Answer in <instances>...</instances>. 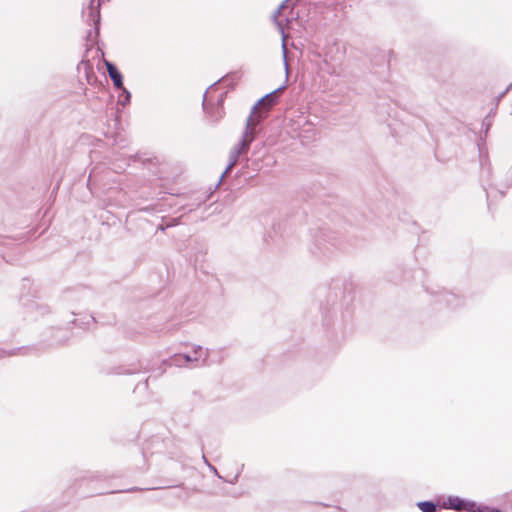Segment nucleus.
Segmentation results:
<instances>
[{"mask_svg": "<svg viewBox=\"0 0 512 512\" xmlns=\"http://www.w3.org/2000/svg\"><path fill=\"white\" fill-rule=\"evenodd\" d=\"M201 346H198L197 349L194 351V353H198V351H201Z\"/></svg>", "mask_w": 512, "mask_h": 512, "instance_id": "40", "label": "nucleus"}, {"mask_svg": "<svg viewBox=\"0 0 512 512\" xmlns=\"http://www.w3.org/2000/svg\"><path fill=\"white\" fill-rule=\"evenodd\" d=\"M423 276H424V270H422V269H417L415 271L404 270L402 281L408 282V281H411V280H416V279L421 278Z\"/></svg>", "mask_w": 512, "mask_h": 512, "instance_id": "26", "label": "nucleus"}, {"mask_svg": "<svg viewBox=\"0 0 512 512\" xmlns=\"http://www.w3.org/2000/svg\"><path fill=\"white\" fill-rule=\"evenodd\" d=\"M36 299L28 300L26 297L21 298V306L34 319L48 315L51 312L49 305L38 302Z\"/></svg>", "mask_w": 512, "mask_h": 512, "instance_id": "12", "label": "nucleus"}, {"mask_svg": "<svg viewBox=\"0 0 512 512\" xmlns=\"http://www.w3.org/2000/svg\"><path fill=\"white\" fill-rule=\"evenodd\" d=\"M208 468L217 478L223 480L224 482H227V483H230V484H235L238 481V479H239V477H240V475H241V473L243 471L244 464H242L240 466V468L237 470V472L235 473V475L231 479H225L224 477H222L219 474L217 468L214 465L210 464V463H208Z\"/></svg>", "mask_w": 512, "mask_h": 512, "instance_id": "22", "label": "nucleus"}, {"mask_svg": "<svg viewBox=\"0 0 512 512\" xmlns=\"http://www.w3.org/2000/svg\"><path fill=\"white\" fill-rule=\"evenodd\" d=\"M237 73H229L211 84L203 95L202 108L209 121L217 124L225 115L224 102L234 89Z\"/></svg>", "mask_w": 512, "mask_h": 512, "instance_id": "4", "label": "nucleus"}, {"mask_svg": "<svg viewBox=\"0 0 512 512\" xmlns=\"http://www.w3.org/2000/svg\"><path fill=\"white\" fill-rule=\"evenodd\" d=\"M138 159H139V155L135 154V155H128V156L124 157L123 159H121V161L125 162L126 166H129L131 162H136Z\"/></svg>", "mask_w": 512, "mask_h": 512, "instance_id": "31", "label": "nucleus"}, {"mask_svg": "<svg viewBox=\"0 0 512 512\" xmlns=\"http://www.w3.org/2000/svg\"><path fill=\"white\" fill-rule=\"evenodd\" d=\"M425 291L431 293V295L435 296L436 302L444 304L446 307L455 310L464 305V298L454 292L447 291L443 288L438 289L436 291L429 290L428 287L422 283Z\"/></svg>", "mask_w": 512, "mask_h": 512, "instance_id": "9", "label": "nucleus"}, {"mask_svg": "<svg viewBox=\"0 0 512 512\" xmlns=\"http://www.w3.org/2000/svg\"><path fill=\"white\" fill-rule=\"evenodd\" d=\"M104 56L105 54L103 50L100 48V40L98 39V62L101 58L103 59V63L106 67L107 76L112 81L114 88H122L124 84V76L122 72L114 62L105 59Z\"/></svg>", "mask_w": 512, "mask_h": 512, "instance_id": "11", "label": "nucleus"}, {"mask_svg": "<svg viewBox=\"0 0 512 512\" xmlns=\"http://www.w3.org/2000/svg\"><path fill=\"white\" fill-rule=\"evenodd\" d=\"M85 57L86 56H83L81 62L78 63L77 70L80 73L81 67H83L84 77L87 83L92 87H96V75L93 72V65L88 60H86Z\"/></svg>", "mask_w": 512, "mask_h": 512, "instance_id": "17", "label": "nucleus"}, {"mask_svg": "<svg viewBox=\"0 0 512 512\" xmlns=\"http://www.w3.org/2000/svg\"><path fill=\"white\" fill-rule=\"evenodd\" d=\"M198 360V357H192L190 354L187 353H181V354H175L172 358L164 360L162 362L163 366H177L181 367L184 365H187L188 363L196 362Z\"/></svg>", "mask_w": 512, "mask_h": 512, "instance_id": "16", "label": "nucleus"}, {"mask_svg": "<svg viewBox=\"0 0 512 512\" xmlns=\"http://www.w3.org/2000/svg\"><path fill=\"white\" fill-rule=\"evenodd\" d=\"M115 89L119 91L117 102L106 110V123L100 130L98 129V134L101 133L104 137L101 139L98 136V149L108 146L111 148L112 155H116L119 150L126 148L129 144L122 124V109L131 103L132 98L131 92L124 85L122 88ZM100 153L98 150V158Z\"/></svg>", "mask_w": 512, "mask_h": 512, "instance_id": "1", "label": "nucleus"}, {"mask_svg": "<svg viewBox=\"0 0 512 512\" xmlns=\"http://www.w3.org/2000/svg\"><path fill=\"white\" fill-rule=\"evenodd\" d=\"M303 214L313 241L309 247L310 253L317 258L328 257L332 253L331 247H340L336 233L326 227L327 223L319 217V215H325L329 218V208L325 204L306 203Z\"/></svg>", "mask_w": 512, "mask_h": 512, "instance_id": "2", "label": "nucleus"}, {"mask_svg": "<svg viewBox=\"0 0 512 512\" xmlns=\"http://www.w3.org/2000/svg\"><path fill=\"white\" fill-rule=\"evenodd\" d=\"M96 489L95 475L93 472L86 471L79 475L73 482L72 485L64 492V498L66 500L61 503V506L69 503L70 499L74 496L78 498L93 497Z\"/></svg>", "mask_w": 512, "mask_h": 512, "instance_id": "6", "label": "nucleus"}, {"mask_svg": "<svg viewBox=\"0 0 512 512\" xmlns=\"http://www.w3.org/2000/svg\"><path fill=\"white\" fill-rule=\"evenodd\" d=\"M390 53L391 51L387 52L385 50L376 49L375 55L371 58V63L378 67L388 68L390 64L388 54Z\"/></svg>", "mask_w": 512, "mask_h": 512, "instance_id": "19", "label": "nucleus"}, {"mask_svg": "<svg viewBox=\"0 0 512 512\" xmlns=\"http://www.w3.org/2000/svg\"><path fill=\"white\" fill-rule=\"evenodd\" d=\"M492 124H493V120L491 118H489V115H486V117L482 121V130L480 133L481 140H485Z\"/></svg>", "mask_w": 512, "mask_h": 512, "instance_id": "28", "label": "nucleus"}, {"mask_svg": "<svg viewBox=\"0 0 512 512\" xmlns=\"http://www.w3.org/2000/svg\"><path fill=\"white\" fill-rule=\"evenodd\" d=\"M496 114V108H492L487 115H489V118L492 119V117Z\"/></svg>", "mask_w": 512, "mask_h": 512, "instance_id": "35", "label": "nucleus"}, {"mask_svg": "<svg viewBox=\"0 0 512 512\" xmlns=\"http://www.w3.org/2000/svg\"><path fill=\"white\" fill-rule=\"evenodd\" d=\"M163 446L164 440L160 436H152L141 450L143 458L146 460L148 454L153 455L155 453H161Z\"/></svg>", "mask_w": 512, "mask_h": 512, "instance_id": "14", "label": "nucleus"}, {"mask_svg": "<svg viewBox=\"0 0 512 512\" xmlns=\"http://www.w3.org/2000/svg\"><path fill=\"white\" fill-rule=\"evenodd\" d=\"M98 219L101 220V228H99L98 232L102 233V230L106 227L113 226L116 228H120V220L115 216H108L107 211H102L98 214Z\"/></svg>", "mask_w": 512, "mask_h": 512, "instance_id": "18", "label": "nucleus"}, {"mask_svg": "<svg viewBox=\"0 0 512 512\" xmlns=\"http://www.w3.org/2000/svg\"><path fill=\"white\" fill-rule=\"evenodd\" d=\"M94 153L93 149L89 150V157L92 159V154ZM89 176L87 179V187L92 195H94V192L96 190V165L93 164V160L90 161L89 165Z\"/></svg>", "mask_w": 512, "mask_h": 512, "instance_id": "20", "label": "nucleus"}, {"mask_svg": "<svg viewBox=\"0 0 512 512\" xmlns=\"http://www.w3.org/2000/svg\"><path fill=\"white\" fill-rule=\"evenodd\" d=\"M282 88H283V86H280L279 88L275 89L274 91L267 93L252 106L250 114H249V115H251V120H256L258 122V116L254 117V114L259 105H262V107L269 109L279 102L278 92Z\"/></svg>", "mask_w": 512, "mask_h": 512, "instance_id": "13", "label": "nucleus"}, {"mask_svg": "<svg viewBox=\"0 0 512 512\" xmlns=\"http://www.w3.org/2000/svg\"><path fill=\"white\" fill-rule=\"evenodd\" d=\"M168 229V226L165 224V220H163L158 226L157 230H160L162 232H165Z\"/></svg>", "mask_w": 512, "mask_h": 512, "instance_id": "34", "label": "nucleus"}, {"mask_svg": "<svg viewBox=\"0 0 512 512\" xmlns=\"http://www.w3.org/2000/svg\"><path fill=\"white\" fill-rule=\"evenodd\" d=\"M80 317L74 318L72 321L68 323V326L63 327H50L46 333H49V339L47 343L34 344V345H25L16 347L13 349H3L0 348V359L5 357H12L16 355H39L44 352L46 347L53 346H63L67 344L69 339L72 337V333L69 330L72 327H78L82 330H86L91 322H96V318L93 314H79Z\"/></svg>", "mask_w": 512, "mask_h": 512, "instance_id": "3", "label": "nucleus"}, {"mask_svg": "<svg viewBox=\"0 0 512 512\" xmlns=\"http://www.w3.org/2000/svg\"><path fill=\"white\" fill-rule=\"evenodd\" d=\"M416 506L421 512H437L438 510L443 509V507H441V504L439 505L434 500L418 501L416 503Z\"/></svg>", "mask_w": 512, "mask_h": 512, "instance_id": "21", "label": "nucleus"}, {"mask_svg": "<svg viewBox=\"0 0 512 512\" xmlns=\"http://www.w3.org/2000/svg\"><path fill=\"white\" fill-rule=\"evenodd\" d=\"M96 140L95 137L89 135V134H82L79 139H78V144L79 145H84V144H93L94 141Z\"/></svg>", "mask_w": 512, "mask_h": 512, "instance_id": "29", "label": "nucleus"}, {"mask_svg": "<svg viewBox=\"0 0 512 512\" xmlns=\"http://www.w3.org/2000/svg\"><path fill=\"white\" fill-rule=\"evenodd\" d=\"M178 223H179L178 218H173V219H170L169 221H165V224H166V226H168V228L174 227Z\"/></svg>", "mask_w": 512, "mask_h": 512, "instance_id": "33", "label": "nucleus"}, {"mask_svg": "<svg viewBox=\"0 0 512 512\" xmlns=\"http://www.w3.org/2000/svg\"><path fill=\"white\" fill-rule=\"evenodd\" d=\"M260 133L261 128L258 127L257 121L251 120V115H248L241 138L229 153V161L225 170L221 174L220 181L230 173L232 167L238 162L240 156L247 152L251 143L259 136Z\"/></svg>", "mask_w": 512, "mask_h": 512, "instance_id": "5", "label": "nucleus"}, {"mask_svg": "<svg viewBox=\"0 0 512 512\" xmlns=\"http://www.w3.org/2000/svg\"><path fill=\"white\" fill-rule=\"evenodd\" d=\"M104 158L109 159L111 156L105 155Z\"/></svg>", "mask_w": 512, "mask_h": 512, "instance_id": "41", "label": "nucleus"}, {"mask_svg": "<svg viewBox=\"0 0 512 512\" xmlns=\"http://www.w3.org/2000/svg\"><path fill=\"white\" fill-rule=\"evenodd\" d=\"M26 297L28 300L38 298V289L34 287L33 280L29 277L22 278L20 293H19V304L21 305V298Z\"/></svg>", "mask_w": 512, "mask_h": 512, "instance_id": "15", "label": "nucleus"}, {"mask_svg": "<svg viewBox=\"0 0 512 512\" xmlns=\"http://www.w3.org/2000/svg\"><path fill=\"white\" fill-rule=\"evenodd\" d=\"M479 156H480V162H481V180L484 182V179L490 178L491 175V165L488 163V160L486 159L487 163L482 159V149L479 146Z\"/></svg>", "mask_w": 512, "mask_h": 512, "instance_id": "25", "label": "nucleus"}, {"mask_svg": "<svg viewBox=\"0 0 512 512\" xmlns=\"http://www.w3.org/2000/svg\"><path fill=\"white\" fill-rule=\"evenodd\" d=\"M202 458H203V460H204L205 464L208 466V463H210V462L208 461V459L206 458V456L204 455V453L202 454Z\"/></svg>", "mask_w": 512, "mask_h": 512, "instance_id": "37", "label": "nucleus"}, {"mask_svg": "<svg viewBox=\"0 0 512 512\" xmlns=\"http://www.w3.org/2000/svg\"><path fill=\"white\" fill-rule=\"evenodd\" d=\"M96 0H90L88 5V14L86 17L85 8L82 9L81 17L91 28L87 31L85 36L86 41V53L96 45V8L94 2Z\"/></svg>", "mask_w": 512, "mask_h": 512, "instance_id": "10", "label": "nucleus"}, {"mask_svg": "<svg viewBox=\"0 0 512 512\" xmlns=\"http://www.w3.org/2000/svg\"><path fill=\"white\" fill-rule=\"evenodd\" d=\"M27 185L22 183H7L0 188V195L4 201L11 206H15L18 202H24L26 200Z\"/></svg>", "mask_w": 512, "mask_h": 512, "instance_id": "8", "label": "nucleus"}, {"mask_svg": "<svg viewBox=\"0 0 512 512\" xmlns=\"http://www.w3.org/2000/svg\"><path fill=\"white\" fill-rule=\"evenodd\" d=\"M506 91L504 90L502 93H500L497 97L498 100H500L501 98H503L505 95H506Z\"/></svg>", "mask_w": 512, "mask_h": 512, "instance_id": "36", "label": "nucleus"}, {"mask_svg": "<svg viewBox=\"0 0 512 512\" xmlns=\"http://www.w3.org/2000/svg\"><path fill=\"white\" fill-rule=\"evenodd\" d=\"M153 488H139V487H131V488H128L126 490H121V492H128V493H131V492H136V491H143V490H152Z\"/></svg>", "mask_w": 512, "mask_h": 512, "instance_id": "32", "label": "nucleus"}, {"mask_svg": "<svg viewBox=\"0 0 512 512\" xmlns=\"http://www.w3.org/2000/svg\"><path fill=\"white\" fill-rule=\"evenodd\" d=\"M195 242L196 247H191V252L195 250V252L192 254H189V260L193 261L194 263H197L199 261L203 260V257L206 253L204 245L202 243H198L196 240H193Z\"/></svg>", "mask_w": 512, "mask_h": 512, "instance_id": "23", "label": "nucleus"}, {"mask_svg": "<svg viewBox=\"0 0 512 512\" xmlns=\"http://www.w3.org/2000/svg\"><path fill=\"white\" fill-rule=\"evenodd\" d=\"M140 372V369L137 367L127 368V367H116L112 371L108 372L109 374H117V375H133Z\"/></svg>", "mask_w": 512, "mask_h": 512, "instance_id": "27", "label": "nucleus"}, {"mask_svg": "<svg viewBox=\"0 0 512 512\" xmlns=\"http://www.w3.org/2000/svg\"><path fill=\"white\" fill-rule=\"evenodd\" d=\"M483 188H484V190L486 192L488 206H490V201H491V197H492V190H495L500 195V197H503V196H505L506 189L509 188V185H505L502 188H497V187H494L492 184H489L488 187L483 184Z\"/></svg>", "mask_w": 512, "mask_h": 512, "instance_id": "24", "label": "nucleus"}, {"mask_svg": "<svg viewBox=\"0 0 512 512\" xmlns=\"http://www.w3.org/2000/svg\"><path fill=\"white\" fill-rule=\"evenodd\" d=\"M148 380H149V378H146V379L144 380V382H143V384H144L145 388H147V387H148Z\"/></svg>", "mask_w": 512, "mask_h": 512, "instance_id": "39", "label": "nucleus"}, {"mask_svg": "<svg viewBox=\"0 0 512 512\" xmlns=\"http://www.w3.org/2000/svg\"><path fill=\"white\" fill-rule=\"evenodd\" d=\"M512 89V82L507 86L505 91L508 93Z\"/></svg>", "mask_w": 512, "mask_h": 512, "instance_id": "38", "label": "nucleus"}, {"mask_svg": "<svg viewBox=\"0 0 512 512\" xmlns=\"http://www.w3.org/2000/svg\"><path fill=\"white\" fill-rule=\"evenodd\" d=\"M271 157H267L265 159H263V161H271ZM260 162H262V159L260 158H255L251 161V166H252V169L254 171H258L262 168V166L260 165Z\"/></svg>", "mask_w": 512, "mask_h": 512, "instance_id": "30", "label": "nucleus"}, {"mask_svg": "<svg viewBox=\"0 0 512 512\" xmlns=\"http://www.w3.org/2000/svg\"><path fill=\"white\" fill-rule=\"evenodd\" d=\"M441 507L446 510L456 512H498L499 509L491 507L482 503H477L474 500L462 498L457 495H449L441 503Z\"/></svg>", "mask_w": 512, "mask_h": 512, "instance_id": "7", "label": "nucleus"}]
</instances>
